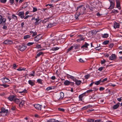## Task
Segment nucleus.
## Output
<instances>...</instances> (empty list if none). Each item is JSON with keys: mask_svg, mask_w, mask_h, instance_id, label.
I'll return each mask as SVG.
<instances>
[{"mask_svg": "<svg viewBox=\"0 0 122 122\" xmlns=\"http://www.w3.org/2000/svg\"><path fill=\"white\" fill-rule=\"evenodd\" d=\"M37 34V32L36 31H35L33 33L32 36V37H34L36 36Z\"/></svg>", "mask_w": 122, "mask_h": 122, "instance_id": "52", "label": "nucleus"}, {"mask_svg": "<svg viewBox=\"0 0 122 122\" xmlns=\"http://www.w3.org/2000/svg\"><path fill=\"white\" fill-rule=\"evenodd\" d=\"M104 89L105 88L104 87H101L99 88V90L100 91H102L104 90Z\"/></svg>", "mask_w": 122, "mask_h": 122, "instance_id": "60", "label": "nucleus"}, {"mask_svg": "<svg viewBox=\"0 0 122 122\" xmlns=\"http://www.w3.org/2000/svg\"><path fill=\"white\" fill-rule=\"evenodd\" d=\"M25 68H22V67H20L17 70L19 71H21L22 70L25 71Z\"/></svg>", "mask_w": 122, "mask_h": 122, "instance_id": "40", "label": "nucleus"}, {"mask_svg": "<svg viewBox=\"0 0 122 122\" xmlns=\"http://www.w3.org/2000/svg\"><path fill=\"white\" fill-rule=\"evenodd\" d=\"M30 37V36L29 35H25L24 37V39H26L28 38H29Z\"/></svg>", "mask_w": 122, "mask_h": 122, "instance_id": "37", "label": "nucleus"}, {"mask_svg": "<svg viewBox=\"0 0 122 122\" xmlns=\"http://www.w3.org/2000/svg\"><path fill=\"white\" fill-rule=\"evenodd\" d=\"M78 37H79V38L76 41L78 42H80L81 41H84V38L82 37V36L81 35H78L77 36Z\"/></svg>", "mask_w": 122, "mask_h": 122, "instance_id": "8", "label": "nucleus"}, {"mask_svg": "<svg viewBox=\"0 0 122 122\" xmlns=\"http://www.w3.org/2000/svg\"><path fill=\"white\" fill-rule=\"evenodd\" d=\"M116 3L117 7V8L119 10L121 9V8L120 7V4L119 1V0H117Z\"/></svg>", "mask_w": 122, "mask_h": 122, "instance_id": "16", "label": "nucleus"}, {"mask_svg": "<svg viewBox=\"0 0 122 122\" xmlns=\"http://www.w3.org/2000/svg\"><path fill=\"white\" fill-rule=\"evenodd\" d=\"M43 53L42 52H40L39 53H38L35 57V58H37L38 57H39L40 56L41 54H43Z\"/></svg>", "mask_w": 122, "mask_h": 122, "instance_id": "33", "label": "nucleus"}, {"mask_svg": "<svg viewBox=\"0 0 122 122\" xmlns=\"http://www.w3.org/2000/svg\"><path fill=\"white\" fill-rule=\"evenodd\" d=\"M37 8L36 7H33V12H34L37 11Z\"/></svg>", "mask_w": 122, "mask_h": 122, "instance_id": "54", "label": "nucleus"}, {"mask_svg": "<svg viewBox=\"0 0 122 122\" xmlns=\"http://www.w3.org/2000/svg\"><path fill=\"white\" fill-rule=\"evenodd\" d=\"M56 120L54 119H51L49 120L48 122H56Z\"/></svg>", "mask_w": 122, "mask_h": 122, "instance_id": "39", "label": "nucleus"}, {"mask_svg": "<svg viewBox=\"0 0 122 122\" xmlns=\"http://www.w3.org/2000/svg\"><path fill=\"white\" fill-rule=\"evenodd\" d=\"M53 24H49L47 26V27L49 28H50L52 26H53Z\"/></svg>", "mask_w": 122, "mask_h": 122, "instance_id": "49", "label": "nucleus"}, {"mask_svg": "<svg viewBox=\"0 0 122 122\" xmlns=\"http://www.w3.org/2000/svg\"><path fill=\"white\" fill-rule=\"evenodd\" d=\"M120 104V103L119 102L117 103V104L114 105L112 107L113 109H117L119 106Z\"/></svg>", "mask_w": 122, "mask_h": 122, "instance_id": "19", "label": "nucleus"}, {"mask_svg": "<svg viewBox=\"0 0 122 122\" xmlns=\"http://www.w3.org/2000/svg\"><path fill=\"white\" fill-rule=\"evenodd\" d=\"M109 86H112L113 87H114L116 85H114V84H113L112 83H109Z\"/></svg>", "mask_w": 122, "mask_h": 122, "instance_id": "57", "label": "nucleus"}, {"mask_svg": "<svg viewBox=\"0 0 122 122\" xmlns=\"http://www.w3.org/2000/svg\"><path fill=\"white\" fill-rule=\"evenodd\" d=\"M74 81L75 82V84L77 85H79L81 83V81L80 80H78L75 78Z\"/></svg>", "mask_w": 122, "mask_h": 122, "instance_id": "11", "label": "nucleus"}, {"mask_svg": "<svg viewBox=\"0 0 122 122\" xmlns=\"http://www.w3.org/2000/svg\"><path fill=\"white\" fill-rule=\"evenodd\" d=\"M95 122H103L101 120H96L95 121Z\"/></svg>", "mask_w": 122, "mask_h": 122, "instance_id": "59", "label": "nucleus"}, {"mask_svg": "<svg viewBox=\"0 0 122 122\" xmlns=\"http://www.w3.org/2000/svg\"><path fill=\"white\" fill-rule=\"evenodd\" d=\"M13 101L16 104H18L20 102V100L18 98H15Z\"/></svg>", "mask_w": 122, "mask_h": 122, "instance_id": "23", "label": "nucleus"}, {"mask_svg": "<svg viewBox=\"0 0 122 122\" xmlns=\"http://www.w3.org/2000/svg\"><path fill=\"white\" fill-rule=\"evenodd\" d=\"M104 68V67H101L99 68L98 70L100 71H101Z\"/></svg>", "mask_w": 122, "mask_h": 122, "instance_id": "53", "label": "nucleus"}, {"mask_svg": "<svg viewBox=\"0 0 122 122\" xmlns=\"http://www.w3.org/2000/svg\"><path fill=\"white\" fill-rule=\"evenodd\" d=\"M1 86H3L4 87V88H7L9 87L10 86L9 85L5 84H1L0 85Z\"/></svg>", "mask_w": 122, "mask_h": 122, "instance_id": "31", "label": "nucleus"}, {"mask_svg": "<svg viewBox=\"0 0 122 122\" xmlns=\"http://www.w3.org/2000/svg\"><path fill=\"white\" fill-rule=\"evenodd\" d=\"M40 35H39L36 36L34 40L36 41H38L40 39H41V37H39V36Z\"/></svg>", "mask_w": 122, "mask_h": 122, "instance_id": "17", "label": "nucleus"}, {"mask_svg": "<svg viewBox=\"0 0 122 122\" xmlns=\"http://www.w3.org/2000/svg\"><path fill=\"white\" fill-rule=\"evenodd\" d=\"M108 36V34L107 33L104 34L102 35V37L104 38H107Z\"/></svg>", "mask_w": 122, "mask_h": 122, "instance_id": "24", "label": "nucleus"}, {"mask_svg": "<svg viewBox=\"0 0 122 122\" xmlns=\"http://www.w3.org/2000/svg\"><path fill=\"white\" fill-rule=\"evenodd\" d=\"M1 2L3 3H5L6 1V0H0Z\"/></svg>", "mask_w": 122, "mask_h": 122, "instance_id": "61", "label": "nucleus"}, {"mask_svg": "<svg viewBox=\"0 0 122 122\" xmlns=\"http://www.w3.org/2000/svg\"><path fill=\"white\" fill-rule=\"evenodd\" d=\"M33 74H29V76H34L35 75V72L34 71H33Z\"/></svg>", "mask_w": 122, "mask_h": 122, "instance_id": "38", "label": "nucleus"}, {"mask_svg": "<svg viewBox=\"0 0 122 122\" xmlns=\"http://www.w3.org/2000/svg\"><path fill=\"white\" fill-rule=\"evenodd\" d=\"M80 15H79L78 14V13L77 12L76 14L75 15V18L76 19H77L78 18V16Z\"/></svg>", "mask_w": 122, "mask_h": 122, "instance_id": "56", "label": "nucleus"}, {"mask_svg": "<svg viewBox=\"0 0 122 122\" xmlns=\"http://www.w3.org/2000/svg\"><path fill=\"white\" fill-rule=\"evenodd\" d=\"M48 21V20L47 19H45L44 20H41L40 21L42 22L43 24L47 22Z\"/></svg>", "mask_w": 122, "mask_h": 122, "instance_id": "34", "label": "nucleus"}, {"mask_svg": "<svg viewBox=\"0 0 122 122\" xmlns=\"http://www.w3.org/2000/svg\"><path fill=\"white\" fill-rule=\"evenodd\" d=\"M3 79L4 80L3 82L4 83H6L10 81V80L7 78H3Z\"/></svg>", "mask_w": 122, "mask_h": 122, "instance_id": "21", "label": "nucleus"}, {"mask_svg": "<svg viewBox=\"0 0 122 122\" xmlns=\"http://www.w3.org/2000/svg\"><path fill=\"white\" fill-rule=\"evenodd\" d=\"M36 47L38 49H39L41 48V45H37L36 46Z\"/></svg>", "mask_w": 122, "mask_h": 122, "instance_id": "47", "label": "nucleus"}, {"mask_svg": "<svg viewBox=\"0 0 122 122\" xmlns=\"http://www.w3.org/2000/svg\"><path fill=\"white\" fill-rule=\"evenodd\" d=\"M34 106L36 109L40 110H41L42 107V105L39 104L34 105Z\"/></svg>", "mask_w": 122, "mask_h": 122, "instance_id": "4", "label": "nucleus"}, {"mask_svg": "<svg viewBox=\"0 0 122 122\" xmlns=\"http://www.w3.org/2000/svg\"><path fill=\"white\" fill-rule=\"evenodd\" d=\"M59 95L61 99L64 97V94L62 92H61Z\"/></svg>", "mask_w": 122, "mask_h": 122, "instance_id": "29", "label": "nucleus"}, {"mask_svg": "<svg viewBox=\"0 0 122 122\" xmlns=\"http://www.w3.org/2000/svg\"><path fill=\"white\" fill-rule=\"evenodd\" d=\"M92 89V91H97L98 89V88L97 87H94Z\"/></svg>", "mask_w": 122, "mask_h": 122, "instance_id": "42", "label": "nucleus"}, {"mask_svg": "<svg viewBox=\"0 0 122 122\" xmlns=\"http://www.w3.org/2000/svg\"><path fill=\"white\" fill-rule=\"evenodd\" d=\"M70 81L67 80H66L64 83V84L66 86H68L70 84Z\"/></svg>", "mask_w": 122, "mask_h": 122, "instance_id": "22", "label": "nucleus"}, {"mask_svg": "<svg viewBox=\"0 0 122 122\" xmlns=\"http://www.w3.org/2000/svg\"><path fill=\"white\" fill-rule=\"evenodd\" d=\"M114 46V44L112 43H111L109 45V47L111 48H112Z\"/></svg>", "mask_w": 122, "mask_h": 122, "instance_id": "62", "label": "nucleus"}, {"mask_svg": "<svg viewBox=\"0 0 122 122\" xmlns=\"http://www.w3.org/2000/svg\"><path fill=\"white\" fill-rule=\"evenodd\" d=\"M117 59V56L114 54H112L109 57V60H115Z\"/></svg>", "mask_w": 122, "mask_h": 122, "instance_id": "6", "label": "nucleus"}, {"mask_svg": "<svg viewBox=\"0 0 122 122\" xmlns=\"http://www.w3.org/2000/svg\"><path fill=\"white\" fill-rule=\"evenodd\" d=\"M6 21V19L3 18L1 15H0V25L3 24L5 25Z\"/></svg>", "mask_w": 122, "mask_h": 122, "instance_id": "3", "label": "nucleus"}, {"mask_svg": "<svg viewBox=\"0 0 122 122\" xmlns=\"http://www.w3.org/2000/svg\"><path fill=\"white\" fill-rule=\"evenodd\" d=\"M110 6L108 8V9H113L115 5L114 2L113 1H110Z\"/></svg>", "mask_w": 122, "mask_h": 122, "instance_id": "5", "label": "nucleus"}, {"mask_svg": "<svg viewBox=\"0 0 122 122\" xmlns=\"http://www.w3.org/2000/svg\"><path fill=\"white\" fill-rule=\"evenodd\" d=\"M1 111H2L3 113H7L8 112V110L7 109H6L4 107L2 108L1 109Z\"/></svg>", "mask_w": 122, "mask_h": 122, "instance_id": "20", "label": "nucleus"}, {"mask_svg": "<svg viewBox=\"0 0 122 122\" xmlns=\"http://www.w3.org/2000/svg\"><path fill=\"white\" fill-rule=\"evenodd\" d=\"M39 17H38L37 18L35 19L36 20L35 22V25H38L41 23V21H40V20H41L39 19Z\"/></svg>", "mask_w": 122, "mask_h": 122, "instance_id": "13", "label": "nucleus"}, {"mask_svg": "<svg viewBox=\"0 0 122 122\" xmlns=\"http://www.w3.org/2000/svg\"><path fill=\"white\" fill-rule=\"evenodd\" d=\"M73 48V46H71L70 48L67 50V52L68 53L70 51L72 50Z\"/></svg>", "mask_w": 122, "mask_h": 122, "instance_id": "36", "label": "nucleus"}, {"mask_svg": "<svg viewBox=\"0 0 122 122\" xmlns=\"http://www.w3.org/2000/svg\"><path fill=\"white\" fill-rule=\"evenodd\" d=\"M37 82L38 83L41 84L42 83V80L40 79H38L37 80Z\"/></svg>", "mask_w": 122, "mask_h": 122, "instance_id": "41", "label": "nucleus"}, {"mask_svg": "<svg viewBox=\"0 0 122 122\" xmlns=\"http://www.w3.org/2000/svg\"><path fill=\"white\" fill-rule=\"evenodd\" d=\"M90 75L89 74H88L87 75H85V79H87L89 78L90 77Z\"/></svg>", "mask_w": 122, "mask_h": 122, "instance_id": "45", "label": "nucleus"}, {"mask_svg": "<svg viewBox=\"0 0 122 122\" xmlns=\"http://www.w3.org/2000/svg\"><path fill=\"white\" fill-rule=\"evenodd\" d=\"M17 47V49L21 51H25L27 48L26 46L24 44L19 45Z\"/></svg>", "mask_w": 122, "mask_h": 122, "instance_id": "2", "label": "nucleus"}, {"mask_svg": "<svg viewBox=\"0 0 122 122\" xmlns=\"http://www.w3.org/2000/svg\"><path fill=\"white\" fill-rule=\"evenodd\" d=\"M88 122H93L94 120L93 119H89L87 120Z\"/></svg>", "mask_w": 122, "mask_h": 122, "instance_id": "55", "label": "nucleus"}, {"mask_svg": "<svg viewBox=\"0 0 122 122\" xmlns=\"http://www.w3.org/2000/svg\"><path fill=\"white\" fill-rule=\"evenodd\" d=\"M86 10L85 7L84 6L81 5L77 7V11L79 15H83L85 13Z\"/></svg>", "mask_w": 122, "mask_h": 122, "instance_id": "1", "label": "nucleus"}, {"mask_svg": "<svg viewBox=\"0 0 122 122\" xmlns=\"http://www.w3.org/2000/svg\"><path fill=\"white\" fill-rule=\"evenodd\" d=\"M73 46V48H74L75 49H77L78 47V46L76 44L74 45Z\"/></svg>", "mask_w": 122, "mask_h": 122, "instance_id": "43", "label": "nucleus"}, {"mask_svg": "<svg viewBox=\"0 0 122 122\" xmlns=\"http://www.w3.org/2000/svg\"><path fill=\"white\" fill-rule=\"evenodd\" d=\"M34 43L33 42H28V43H27V45L28 46H30L32 45L33 44H34Z\"/></svg>", "mask_w": 122, "mask_h": 122, "instance_id": "44", "label": "nucleus"}, {"mask_svg": "<svg viewBox=\"0 0 122 122\" xmlns=\"http://www.w3.org/2000/svg\"><path fill=\"white\" fill-rule=\"evenodd\" d=\"M119 24L118 23H117L116 22L114 23V27L116 28H118L119 27Z\"/></svg>", "mask_w": 122, "mask_h": 122, "instance_id": "18", "label": "nucleus"}, {"mask_svg": "<svg viewBox=\"0 0 122 122\" xmlns=\"http://www.w3.org/2000/svg\"><path fill=\"white\" fill-rule=\"evenodd\" d=\"M25 103V102L24 101H22L20 102V103L19 105V107H22L24 104Z\"/></svg>", "mask_w": 122, "mask_h": 122, "instance_id": "27", "label": "nucleus"}, {"mask_svg": "<svg viewBox=\"0 0 122 122\" xmlns=\"http://www.w3.org/2000/svg\"><path fill=\"white\" fill-rule=\"evenodd\" d=\"M109 41L108 40H106L104 41L103 42V44L104 45H106L108 44Z\"/></svg>", "mask_w": 122, "mask_h": 122, "instance_id": "35", "label": "nucleus"}, {"mask_svg": "<svg viewBox=\"0 0 122 122\" xmlns=\"http://www.w3.org/2000/svg\"><path fill=\"white\" fill-rule=\"evenodd\" d=\"M52 87H51L49 86L46 89V90L47 91H49L50 90H51L52 89Z\"/></svg>", "mask_w": 122, "mask_h": 122, "instance_id": "46", "label": "nucleus"}, {"mask_svg": "<svg viewBox=\"0 0 122 122\" xmlns=\"http://www.w3.org/2000/svg\"><path fill=\"white\" fill-rule=\"evenodd\" d=\"M92 106L91 105H88L87 106H85L83 107L82 108V109L83 110H84L85 109H86L89 107H92Z\"/></svg>", "mask_w": 122, "mask_h": 122, "instance_id": "26", "label": "nucleus"}, {"mask_svg": "<svg viewBox=\"0 0 122 122\" xmlns=\"http://www.w3.org/2000/svg\"><path fill=\"white\" fill-rule=\"evenodd\" d=\"M3 43L5 44H11L12 43V42L10 40H7L4 41Z\"/></svg>", "mask_w": 122, "mask_h": 122, "instance_id": "9", "label": "nucleus"}, {"mask_svg": "<svg viewBox=\"0 0 122 122\" xmlns=\"http://www.w3.org/2000/svg\"><path fill=\"white\" fill-rule=\"evenodd\" d=\"M66 75L68 78H71L72 79L73 81L75 78L74 76L69 75L68 74H66Z\"/></svg>", "mask_w": 122, "mask_h": 122, "instance_id": "15", "label": "nucleus"}, {"mask_svg": "<svg viewBox=\"0 0 122 122\" xmlns=\"http://www.w3.org/2000/svg\"><path fill=\"white\" fill-rule=\"evenodd\" d=\"M99 31H89L88 33L90 36H93L95 35L97 33V32Z\"/></svg>", "mask_w": 122, "mask_h": 122, "instance_id": "10", "label": "nucleus"}, {"mask_svg": "<svg viewBox=\"0 0 122 122\" xmlns=\"http://www.w3.org/2000/svg\"><path fill=\"white\" fill-rule=\"evenodd\" d=\"M100 83H99V81H96V82H95V85H99Z\"/></svg>", "mask_w": 122, "mask_h": 122, "instance_id": "64", "label": "nucleus"}, {"mask_svg": "<svg viewBox=\"0 0 122 122\" xmlns=\"http://www.w3.org/2000/svg\"><path fill=\"white\" fill-rule=\"evenodd\" d=\"M58 110H59V111H62V112H64L65 111L64 109L63 108H58Z\"/></svg>", "mask_w": 122, "mask_h": 122, "instance_id": "51", "label": "nucleus"}, {"mask_svg": "<svg viewBox=\"0 0 122 122\" xmlns=\"http://www.w3.org/2000/svg\"><path fill=\"white\" fill-rule=\"evenodd\" d=\"M96 8L95 7H91L90 8V9L91 10L94 11V10Z\"/></svg>", "mask_w": 122, "mask_h": 122, "instance_id": "48", "label": "nucleus"}, {"mask_svg": "<svg viewBox=\"0 0 122 122\" xmlns=\"http://www.w3.org/2000/svg\"><path fill=\"white\" fill-rule=\"evenodd\" d=\"M59 49V48L57 47H53L50 49V50L53 51H56L57 50H58Z\"/></svg>", "mask_w": 122, "mask_h": 122, "instance_id": "28", "label": "nucleus"}, {"mask_svg": "<svg viewBox=\"0 0 122 122\" xmlns=\"http://www.w3.org/2000/svg\"><path fill=\"white\" fill-rule=\"evenodd\" d=\"M29 84L32 86H33L35 85V81L30 80L28 81Z\"/></svg>", "mask_w": 122, "mask_h": 122, "instance_id": "14", "label": "nucleus"}, {"mask_svg": "<svg viewBox=\"0 0 122 122\" xmlns=\"http://www.w3.org/2000/svg\"><path fill=\"white\" fill-rule=\"evenodd\" d=\"M12 18L15 19H17L16 16L14 15H12Z\"/></svg>", "mask_w": 122, "mask_h": 122, "instance_id": "58", "label": "nucleus"}, {"mask_svg": "<svg viewBox=\"0 0 122 122\" xmlns=\"http://www.w3.org/2000/svg\"><path fill=\"white\" fill-rule=\"evenodd\" d=\"M15 98V96L14 95H10L7 98L8 100L11 102L14 101V100Z\"/></svg>", "mask_w": 122, "mask_h": 122, "instance_id": "7", "label": "nucleus"}, {"mask_svg": "<svg viewBox=\"0 0 122 122\" xmlns=\"http://www.w3.org/2000/svg\"><path fill=\"white\" fill-rule=\"evenodd\" d=\"M55 99L56 100H61V99L59 95H56L55 97Z\"/></svg>", "mask_w": 122, "mask_h": 122, "instance_id": "32", "label": "nucleus"}, {"mask_svg": "<svg viewBox=\"0 0 122 122\" xmlns=\"http://www.w3.org/2000/svg\"><path fill=\"white\" fill-rule=\"evenodd\" d=\"M27 91L26 89H25L23 90V91H19L18 92L20 93H27Z\"/></svg>", "mask_w": 122, "mask_h": 122, "instance_id": "30", "label": "nucleus"}, {"mask_svg": "<svg viewBox=\"0 0 122 122\" xmlns=\"http://www.w3.org/2000/svg\"><path fill=\"white\" fill-rule=\"evenodd\" d=\"M92 89H90V90H88L87 91H86V93H89L90 92H92Z\"/></svg>", "mask_w": 122, "mask_h": 122, "instance_id": "63", "label": "nucleus"}, {"mask_svg": "<svg viewBox=\"0 0 122 122\" xmlns=\"http://www.w3.org/2000/svg\"><path fill=\"white\" fill-rule=\"evenodd\" d=\"M90 45L87 43H85V44L82 46L81 47V48H83L84 47H85L86 48H87L88 46H89Z\"/></svg>", "mask_w": 122, "mask_h": 122, "instance_id": "25", "label": "nucleus"}, {"mask_svg": "<svg viewBox=\"0 0 122 122\" xmlns=\"http://www.w3.org/2000/svg\"><path fill=\"white\" fill-rule=\"evenodd\" d=\"M24 11L20 12L19 13L18 15L21 18L23 19L24 18Z\"/></svg>", "mask_w": 122, "mask_h": 122, "instance_id": "12", "label": "nucleus"}, {"mask_svg": "<svg viewBox=\"0 0 122 122\" xmlns=\"http://www.w3.org/2000/svg\"><path fill=\"white\" fill-rule=\"evenodd\" d=\"M82 95H80L79 96V100L80 101H82Z\"/></svg>", "mask_w": 122, "mask_h": 122, "instance_id": "50", "label": "nucleus"}]
</instances>
